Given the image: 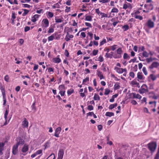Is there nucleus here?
Returning <instances> with one entry per match:
<instances>
[{
    "label": "nucleus",
    "mask_w": 159,
    "mask_h": 159,
    "mask_svg": "<svg viewBox=\"0 0 159 159\" xmlns=\"http://www.w3.org/2000/svg\"><path fill=\"white\" fill-rule=\"evenodd\" d=\"M131 84L133 85H135L138 88L140 87L139 84L136 80H133L131 82Z\"/></svg>",
    "instance_id": "23"
},
{
    "label": "nucleus",
    "mask_w": 159,
    "mask_h": 159,
    "mask_svg": "<svg viewBox=\"0 0 159 159\" xmlns=\"http://www.w3.org/2000/svg\"><path fill=\"white\" fill-rule=\"evenodd\" d=\"M114 70L116 71L119 74H122L124 72L126 71V69H123L121 68H118L117 67H115L114 68Z\"/></svg>",
    "instance_id": "5"
},
{
    "label": "nucleus",
    "mask_w": 159,
    "mask_h": 159,
    "mask_svg": "<svg viewBox=\"0 0 159 159\" xmlns=\"http://www.w3.org/2000/svg\"><path fill=\"white\" fill-rule=\"evenodd\" d=\"M35 152L37 155L39 154H41V155H42V150H39Z\"/></svg>",
    "instance_id": "56"
},
{
    "label": "nucleus",
    "mask_w": 159,
    "mask_h": 159,
    "mask_svg": "<svg viewBox=\"0 0 159 159\" xmlns=\"http://www.w3.org/2000/svg\"><path fill=\"white\" fill-rule=\"evenodd\" d=\"M97 75L99 78L100 80L104 79L105 78V77L104 76L102 72L99 70H97Z\"/></svg>",
    "instance_id": "17"
},
{
    "label": "nucleus",
    "mask_w": 159,
    "mask_h": 159,
    "mask_svg": "<svg viewBox=\"0 0 159 159\" xmlns=\"http://www.w3.org/2000/svg\"><path fill=\"white\" fill-rule=\"evenodd\" d=\"M29 150L28 145L26 144H24L23 147L22 149V152L23 153V154L24 155H25L27 154V152Z\"/></svg>",
    "instance_id": "6"
},
{
    "label": "nucleus",
    "mask_w": 159,
    "mask_h": 159,
    "mask_svg": "<svg viewBox=\"0 0 159 159\" xmlns=\"http://www.w3.org/2000/svg\"><path fill=\"white\" fill-rule=\"evenodd\" d=\"M106 43V39H103L102 41H101L100 43V46H101L102 45H103Z\"/></svg>",
    "instance_id": "51"
},
{
    "label": "nucleus",
    "mask_w": 159,
    "mask_h": 159,
    "mask_svg": "<svg viewBox=\"0 0 159 159\" xmlns=\"http://www.w3.org/2000/svg\"><path fill=\"white\" fill-rule=\"evenodd\" d=\"M53 61L55 63H59L61 61V59L59 58V55H58L56 57L53 59Z\"/></svg>",
    "instance_id": "18"
},
{
    "label": "nucleus",
    "mask_w": 159,
    "mask_h": 159,
    "mask_svg": "<svg viewBox=\"0 0 159 159\" xmlns=\"http://www.w3.org/2000/svg\"><path fill=\"white\" fill-rule=\"evenodd\" d=\"M61 130V128L60 127H58L55 130L54 136L57 137H59V134Z\"/></svg>",
    "instance_id": "11"
},
{
    "label": "nucleus",
    "mask_w": 159,
    "mask_h": 159,
    "mask_svg": "<svg viewBox=\"0 0 159 159\" xmlns=\"http://www.w3.org/2000/svg\"><path fill=\"white\" fill-rule=\"evenodd\" d=\"M123 57L124 59L127 60L129 59L130 58V56L128 55L127 53H124Z\"/></svg>",
    "instance_id": "32"
},
{
    "label": "nucleus",
    "mask_w": 159,
    "mask_h": 159,
    "mask_svg": "<svg viewBox=\"0 0 159 159\" xmlns=\"http://www.w3.org/2000/svg\"><path fill=\"white\" fill-rule=\"evenodd\" d=\"M22 125L24 127H27L28 126V122L26 118H25L22 122Z\"/></svg>",
    "instance_id": "20"
},
{
    "label": "nucleus",
    "mask_w": 159,
    "mask_h": 159,
    "mask_svg": "<svg viewBox=\"0 0 159 159\" xmlns=\"http://www.w3.org/2000/svg\"><path fill=\"white\" fill-rule=\"evenodd\" d=\"M24 12L22 13V16H26L29 12V11L28 10L25 9L24 10Z\"/></svg>",
    "instance_id": "49"
},
{
    "label": "nucleus",
    "mask_w": 159,
    "mask_h": 159,
    "mask_svg": "<svg viewBox=\"0 0 159 159\" xmlns=\"http://www.w3.org/2000/svg\"><path fill=\"white\" fill-rule=\"evenodd\" d=\"M104 94L105 95H107L108 94L110 93V90L108 89H105Z\"/></svg>",
    "instance_id": "52"
},
{
    "label": "nucleus",
    "mask_w": 159,
    "mask_h": 159,
    "mask_svg": "<svg viewBox=\"0 0 159 159\" xmlns=\"http://www.w3.org/2000/svg\"><path fill=\"white\" fill-rule=\"evenodd\" d=\"M114 90H116L119 89L120 88V84L119 83L116 82L114 85Z\"/></svg>",
    "instance_id": "26"
},
{
    "label": "nucleus",
    "mask_w": 159,
    "mask_h": 159,
    "mask_svg": "<svg viewBox=\"0 0 159 159\" xmlns=\"http://www.w3.org/2000/svg\"><path fill=\"white\" fill-rule=\"evenodd\" d=\"M89 80V78L88 77H86L83 80L82 84H84L86 82H88Z\"/></svg>",
    "instance_id": "44"
},
{
    "label": "nucleus",
    "mask_w": 159,
    "mask_h": 159,
    "mask_svg": "<svg viewBox=\"0 0 159 159\" xmlns=\"http://www.w3.org/2000/svg\"><path fill=\"white\" fill-rule=\"evenodd\" d=\"M24 143V140L23 139H19V140H17V143L16 145H17L18 147L19 145H23Z\"/></svg>",
    "instance_id": "19"
},
{
    "label": "nucleus",
    "mask_w": 159,
    "mask_h": 159,
    "mask_svg": "<svg viewBox=\"0 0 159 159\" xmlns=\"http://www.w3.org/2000/svg\"><path fill=\"white\" fill-rule=\"evenodd\" d=\"M117 45H113L110 47L111 50L113 51L115 50L116 48Z\"/></svg>",
    "instance_id": "61"
},
{
    "label": "nucleus",
    "mask_w": 159,
    "mask_h": 159,
    "mask_svg": "<svg viewBox=\"0 0 159 159\" xmlns=\"http://www.w3.org/2000/svg\"><path fill=\"white\" fill-rule=\"evenodd\" d=\"M104 59L101 56H100L98 58V61L100 62H102L103 61Z\"/></svg>",
    "instance_id": "59"
},
{
    "label": "nucleus",
    "mask_w": 159,
    "mask_h": 159,
    "mask_svg": "<svg viewBox=\"0 0 159 159\" xmlns=\"http://www.w3.org/2000/svg\"><path fill=\"white\" fill-rule=\"evenodd\" d=\"M93 99L95 100L98 101L100 100V97L98 94L95 93L93 97Z\"/></svg>",
    "instance_id": "35"
},
{
    "label": "nucleus",
    "mask_w": 159,
    "mask_h": 159,
    "mask_svg": "<svg viewBox=\"0 0 159 159\" xmlns=\"http://www.w3.org/2000/svg\"><path fill=\"white\" fill-rule=\"evenodd\" d=\"M93 107L91 105H89L87 107V109L89 111L93 110Z\"/></svg>",
    "instance_id": "58"
},
{
    "label": "nucleus",
    "mask_w": 159,
    "mask_h": 159,
    "mask_svg": "<svg viewBox=\"0 0 159 159\" xmlns=\"http://www.w3.org/2000/svg\"><path fill=\"white\" fill-rule=\"evenodd\" d=\"M55 157L54 153H52L46 159H55Z\"/></svg>",
    "instance_id": "39"
},
{
    "label": "nucleus",
    "mask_w": 159,
    "mask_h": 159,
    "mask_svg": "<svg viewBox=\"0 0 159 159\" xmlns=\"http://www.w3.org/2000/svg\"><path fill=\"white\" fill-rule=\"evenodd\" d=\"M85 25L86 26H87L88 27H89V28H91L92 27V25L89 23L86 22L85 23Z\"/></svg>",
    "instance_id": "53"
},
{
    "label": "nucleus",
    "mask_w": 159,
    "mask_h": 159,
    "mask_svg": "<svg viewBox=\"0 0 159 159\" xmlns=\"http://www.w3.org/2000/svg\"><path fill=\"white\" fill-rule=\"evenodd\" d=\"M135 18L136 19H139L140 20H142L143 19L142 16H139V15H135Z\"/></svg>",
    "instance_id": "54"
},
{
    "label": "nucleus",
    "mask_w": 159,
    "mask_h": 159,
    "mask_svg": "<svg viewBox=\"0 0 159 159\" xmlns=\"http://www.w3.org/2000/svg\"><path fill=\"white\" fill-rule=\"evenodd\" d=\"M110 1V0H99V2L103 3H107Z\"/></svg>",
    "instance_id": "55"
},
{
    "label": "nucleus",
    "mask_w": 159,
    "mask_h": 159,
    "mask_svg": "<svg viewBox=\"0 0 159 159\" xmlns=\"http://www.w3.org/2000/svg\"><path fill=\"white\" fill-rule=\"evenodd\" d=\"M46 14H48V18H52L53 16V13L50 12L48 11L46 12Z\"/></svg>",
    "instance_id": "37"
},
{
    "label": "nucleus",
    "mask_w": 159,
    "mask_h": 159,
    "mask_svg": "<svg viewBox=\"0 0 159 159\" xmlns=\"http://www.w3.org/2000/svg\"><path fill=\"white\" fill-rule=\"evenodd\" d=\"M8 111L7 110H6L5 111V113H4V118L5 120V123L3 125H7L9 122V120H10V119H9L8 121H7V116L8 114Z\"/></svg>",
    "instance_id": "16"
},
{
    "label": "nucleus",
    "mask_w": 159,
    "mask_h": 159,
    "mask_svg": "<svg viewBox=\"0 0 159 159\" xmlns=\"http://www.w3.org/2000/svg\"><path fill=\"white\" fill-rule=\"evenodd\" d=\"M7 1L9 2L10 4H18V3L17 2V0H14V2H13L11 0H7Z\"/></svg>",
    "instance_id": "42"
},
{
    "label": "nucleus",
    "mask_w": 159,
    "mask_h": 159,
    "mask_svg": "<svg viewBox=\"0 0 159 159\" xmlns=\"http://www.w3.org/2000/svg\"><path fill=\"white\" fill-rule=\"evenodd\" d=\"M74 92V90L72 89H70L67 90V93L68 96L70 95Z\"/></svg>",
    "instance_id": "36"
},
{
    "label": "nucleus",
    "mask_w": 159,
    "mask_h": 159,
    "mask_svg": "<svg viewBox=\"0 0 159 159\" xmlns=\"http://www.w3.org/2000/svg\"><path fill=\"white\" fill-rule=\"evenodd\" d=\"M54 31V29L52 27H50L48 28V33H52Z\"/></svg>",
    "instance_id": "41"
},
{
    "label": "nucleus",
    "mask_w": 159,
    "mask_h": 159,
    "mask_svg": "<svg viewBox=\"0 0 159 159\" xmlns=\"http://www.w3.org/2000/svg\"><path fill=\"white\" fill-rule=\"evenodd\" d=\"M122 48H119L116 50V53L117 54L121 55L122 53Z\"/></svg>",
    "instance_id": "34"
},
{
    "label": "nucleus",
    "mask_w": 159,
    "mask_h": 159,
    "mask_svg": "<svg viewBox=\"0 0 159 159\" xmlns=\"http://www.w3.org/2000/svg\"><path fill=\"white\" fill-rule=\"evenodd\" d=\"M50 144V141H48L44 145V146L45 147V149H46L49 147Z\"/></svg>",
    "instance_id": "33"
},
{
    "label": "nucleus",
    "mask_w": 159,
    "mask_h": 159,
    "mask_svg": "<svg viewBox=\"0 0 159 159\" xmlns=\"http://www.w3.org/2000/svg\"><path fill=\"white\" fill-rule=\"evenodd\" d=\"M100 15L101 16V18H102L103 17L106 18L108 17V15L107 14H105L103 12H101Z\"/></svg>",
    "instance_id": "50"
},
{
    "label": "nucleus",
    "mask_w": 159,
    "mask_h": 159,
    "mask_svg": "<svg viewBox=\"0 0 159 159\" xmlns=\"http://www.w3.org/2000/svg\"><path fill=\"white\" fill-rule=\"evenodd\" d=\"M37 13L38 14L43 13V10L42 9H40L39 10H37L36 11Z\"/></svg>",
    "instance_id": "64"
},
{
    "label": "nucleus",
    "mask_w": 159,
    "mask_h": 159,
    "mask_svg": "<svg viewBox=\"0 0 159 159\" xmlns=\"http://www.w3.org/2000/svg\"><path fill=\"white\" fill-rule=\"evenodd\" d=\"M119 11L118 9L116 8L113 7L111 10V12L113 13H118Z\"/></svg>",
    "instance_id": "45"
},
{
    "label": "nucleus",
    "mask_w": 159,
    "mask_h": 159,
    "mask_svg": "<svg viewBox=\"0 0 159 159\" xmlns=\"http://www.w3.org/2000/svg\"><path fill=\"white\" fill-rule=\"evenodd\" d=\"M18 147L17 145H15L13 146L12 149V152L14 155H16L18 151Z\"/></svg>",
    "instance_id": "14"
},
{
    "label": "nucleus",
    "mask_w": 159,
    "mask_h": 159,
    "mask_svg": "<svg viewBox=\"0 0 159 159\" xmlns=\"http://www.w3.org/2000/svg\"><path fill=\"white\" fill-rule=\"evenodd\" d=\"M92 16H85V20L86 21H91L92 20Z\"/></svg>",
    "instance_id": "27"
},
{
    "label": "nucleus",
    "mask_w": 159,
    "mask_h": 159,
    "mask_svg": "<svg viewBox=\"0 0 159 159\" xmlns=\"http://www.w3.org/2000/svg\"><path fill=\"white\" fill-rule=\"evenodd\" d=\"M145 48L143 46H141L139 47V52H143L145 51Z\"/></svg>",
    "instance_id": "43"
},
{
    "label": "nucleus",
    "mask_w": 159,
    "mask_h": 159,
    "mask_svg": "<svg viewBox=\"0 0 159 159\" xmlns=\"http://www.w3.org/2000/svg\"><path fill=\"white\" fill-rule=\"evenodd\" d=\"M65 91H59V93L60 94L61 96H63L65 95Z\"/></svg>",
    "instance_id": "62"
},
{
    "label": "nucleus",
    "mask_w": 159,
    "mask_h": 159,
    "mask_svg": "<svg viewBox=\"0 0 159 159\" xmlns=\"http://www.w3.org/2000/svg\"><path fill=\"white\" fill-rule=\"evenodd\" d=\"M148 148L149 150L152 152H153L156 148V146L153 143H149L148 144Z\"/></svg>",
    "instance_id": "4"
},
{
    "label": "nucleus",
    "mask_w": 159,
    "mask_h": 159,
    "mask_svg": "<svg viewBox=\"0 0 159 159\" xmlns=\"http://www.w3.org/2000/svg\"><path fill=\"white\" fill-rule=\"evenodd\" d=\"M64 152L63 149H60L58 152V157L57 159H62Z\"/></svg>",
    "instance_id": "8"
},
{
    "label": "nucleus",
    "mask_w": 159,
    "mask_h": 159,
    "mask_svg": "<svg viewBox=\"0 0 159 159\" xmlns=\"http://www.w3.org/2000/svg\"><path fill=\"white\" fill-rule=\"evenodd\" d=\"M125 3L127 6V7H128V8L129 9V11H128V10L126 11L127 13V12L128 13H129L130 12V11L131 9H132V6L131 5V4L129 3H128V2H125Z\"/></svg>",
    "instance_id": "29"
},
{
    "label": "nucleus",
    "mask_w": 159,
    "mask_h": 159,
    "mask_svg": "<svg viewBox=\"0 0 159 159\" xmlns=\"http://www.w3.org/2000/svg\"><path fill=\"white\" fill-rule=\"evenodd\" d=\"M3 96V105H5L6 103V95Z\"/></svg>",
    "instance_id": "60"
},
{
    "label": "nucleus",
    "mask_w": 159,
    "mask_h": 159,
    "mask_svg": "<svg viewBox=\"0 0 159 159\" xmlns=\"http://www.w3.org/2000/svg\"><path fill=\"white\" fill-rule=\"evenodd\" d=\"M102 28L105 30H110L111 29L110 28L108 27V24L103 25L102 26Z\"/></svg>",
    "instance_id": "28"
},
{
    "label": "nucleus",
    "mask_w": 159,
    "mask_h": 159,
    "mask_svg": "<svg viewBox=\"0 0 159 159\" xmlns=\"http://www.w3.org/2000/svg\"><path fill=\"white\" fill-rule=\"evenodd\" d=\"M142 71L145 75H148V72L145 67H143Z\"/></svg>",
    "instance_id": "48"
},
{
    "label": "nucleus",
    "mask_w": 159,
    "mask_h": 159,
    "mask_svg": "<svg viewBox=\"0 0 159 159\" xmlns=\"http://www.w3.org/2000/svg\"><path fill=\"white\" fill-rule=\"evenodd\" d=\"M49 25V21L47 18L43 19L41 24V26L42 28H47L48 27Z\"/></svg>",
    "instance_id": "2"
},
{
    "label": "nucleus",
    "mask_w": 159,
    "mask_h": 159,
    "mask_svg": "<svg viewBox=\"0 0 159 159\" xmlns=\"http://www.w3.org/2000/svg\"><path fill=\"white\" fill-rule=\"evenodd\" d=\"M122 28L124 29V31H127L129 29V26L128 25H125L122 26Z\"/></svg>",
    "instance_id": "46"
},
{
    "label": "nucleus",
    "mask_w": 159,
    "mask_h": 159,
    "mask_svg": "<svg viewBox=\"0 0 159 159\" xmlns=\"http://www.w3.org/2000/svg\"><path fill=\"white\" fill-rule=\"evenodd\" d=\"M154 159H159V147L158 151Z\"/></svg>",
    "instance_id": "57"
},
{
    "label": "nucleus",
    "mask_w": 159,
    "mask_h": 159,
    "mask_svg": "<svg viewBox=\"0 0 159 159\" xmlns=\"http://www.w3.org/2000/svg\"><path fill=\"white\" fill-rule=\"evenodd\" d=\"M133 97V98H136L140 99L142 98V96L139 94H136L134 93H132Z\"/></svg>",
    "instance_id": "21"
},
{
    "label": "nucleus",
    "mask_w": 159,
    "mask_h": 159,
    "mask_svg": "<svg viewBox=\"0 0 159 159\" xmlns=\"http://www.w3.org/2000/svg\"><path fill=\"white\" fill-rule=\"evenodd\" d=\"M105 115L106 116L111 117L114 116V113L111 112H107L106 113Z\"/></svg>",
    "instance_id": "30"
},
{
    "label": "nucleus",
    "mask_w": 159,
    "mask_h": 159,
    "mask_svg": "<svg viewBox=\"0 0 159 159\" xmlns=\"http://www.w3.org/2000/svg\"><path fill=\"white\" fill-rule=\"evenodd\" d=\"M6 141L4 142H1L0 143V156L2 154V151L4 149V147Z\"/></svg>",
    "instance_id": "15"
},
{
    "label": "nucleus",
    "mask_w": 159,
    "mask_h": 159,
    "mask_svg": "<svg viewBox=\"0 0 159 159\" xmlns=\"http://www.w3.org/2000/svg\"><path fill=\"white\" fill-rule=\"evenodd\" d=\"M55 22L56 23H61L62 21L61 19L58 18L56 17L55 18Z\"/></svg>",
    "instance_id": "47"
},
{
    "label": "nucleus",
    "mask_w": 159,
    "mask_h": 159,
    "mask_svg": "<svg viewBox=\"0 0 159 159\" xmlns=\"http://www.w3.org/2000/svg\"><path fill=\"white\" fill-rule=\"evenodd\" d=\"M144 7L145 9L149 11L150 10H152L153 9V5L152 4H145L144 5Z\"/></svg>",
    "instance_id": "10"
},
{
    "label": "nucleus",
    "mask_w": 159,
    "mask_h": 159,
    "mask_svg": "<svg viewBox=\"0 0 159 159\" xmlns=\"http://www.w3.org/2000/svg\"><path fill=\"white\" fill-rule=\"evenodd\" d=\"M16 18V15L14 12H12L11 18V19H15Z\"/></svg>",
    "instance_id": "63"
},
{
    "label": "nucleus",
    "mask_w": 159,
    "mask_h": 159,
    "mask_svg": "<svg viewBox=\"0 0 159 159\" xmlns=\"http://www.w3.org/2000/svg\"><path fill=\"white\" fill-rule=\"evenodd\" d=\"M73 37L74 36L73 35L70 34L67 32L65 38V39L66 41L68 42L70 40V39L73 38Z\"/></svg>",
    "instance_id": "13"
},
{
    "label": "nucleus",
    "mask_w": 159,
    "mask_h": 159,
    "mask_svg": "<svg viewBox=\"0 0 159 159\" xmlns=\"http://www.w3.org/2000/svg\"><path fill=\"white\" fill-rule=\"evenodd\" d=\"M137 77L138 78V81H140L141 80H143L144 77L142 72H139L137 74Z\"/></svg>",
    "instance_id": "9"
},
{
    "label": "nucleus",
    "mask_w": 159,
    "mask_h": 159,
    "mask_svg": "<svg viewBox=\"0 0 159 159\" xmlns=\"http://www.w3.org/2000/svg\"><path fill=\"white\" fill-rule=\"evenodd\" d=\"M148 91V87L146 84L143 85L140 89L139 90V92L140 94H143Z\"/></svg>",
    "instance_id": "3"
},
{
    "label": "nucleus",
    "mask_w": 159,
    "mask_h": 159,
    "mask_svg": "<svg viewBox=\"0 0 159 159\" xmlns=\"http://www.w3.org/2000/svg\"><path fill=\"white\" fill-rule=\"evenodd\" d=\"M141 54L142 56L143 57H147L149 56V53L145 50L142 52Z\"/></svg>",
    "instance_id": "25"
},
{
    "label": "nucleus",
    "mask_w": 159,
    "mask_h": 159,
    "mask_svg": "<svg viewBox=\"0 0 159 159\" xmlns=\"http://www.w3.org/2000/svg\"><path fill=\"white\" fill-rule=\"evenodd\" d=\"M40 15L38 14H35L31 17V21L33 22H35L38 20Z\"/></svg>",
    "instance_id": "12"
},
{
    "label": "nucleus",
    "mask_w": 159,
    "mask_h": 159,
    "mask_svg": "<svg viewBox=\"0 0 159 159\" xmlns=\"http://www.w3.org/2000/svg\"><path fill=\"white\" fill-rule=\"evenodd\" d=\"M58 89L59 91L65 90V87L63 85H60L59 86Z\"/></svg>",
    "instance_id": "40"
},
{
    "label": "nucleus",
    "mask_w": 159,
    "mask_h": 159,
    "mask_svg": "<svg viewBox=\"0 0 159 159\" xmlns=\"http://www.w3.org/2000/svg\"><path fill=\"white\" fill-rule=\"evenodd\" d=\"M149 79H150L152 81H154L156 80L157 76L153 74H151L148 77Z\"/></svg>",
    "instance_id": "22"
},
{
    "label": "nucleus",
    "mask_w": 159,
    "mask_h": 159,
    "mask_svg": "<svg viewBox=\"0 0 159 159\" xmlns=\"http://www.w3.org/2000/svg\"><path fill=\"white\" fill-rule=\"evenodd\" d=\"M159 66V63L157 62H154L152 64L148 66V69H152L154 68H157Z\"/></svg>",
    "instance_id": "7"
},
{
    "label": "nucleus",
    "mask_w": 159,
    "mask_h": 159,
    "mask_svg": "<svg viewBox=\"0 0 159 159\" xmlns=\"http://www.w3.org/2000/svg\"><path fill=\"white\" fill-rule=\"evenodd\" d=\"M147 26L149 28H153L154 27V22L152 21L151 19L148 20L146 23L144 24V28H146Z\"/></svg>",
    "instance_id": "1"
},
{
    "label": "nucleus",
    "mask_w": 159,
    "mask_h": 159,
    "mask_svg": "<svg viewBox=\"0 0 159 159\" xmlns=\"http://www.w3.org/2000/svg\"><path fill=\"white\" fill-rule=\"evenodd\" d=\"M117 106V104L116 103H114L113 104H111L108 107V108L109 109L111 110L115 107H116Z\"/></svg>",
    "instance_id": "31"
},
{
    "label": "nucleus",
    "mask_w": 159,
    "mask_h": 159,
    "mask_svg": "<svg viewBox=\"0 0 159 159\" xmlns=\"http://www.w3.org/2000/svg\"><path fill=\"white\" fill-rule=\"evenodd\" d=\"M53 8H59L60 7V6L58 3H57L54 4L52 6Z\"/></svg>",
    "instance_id": "38"
},
{
    "label": "nucleus",
    "mask_w": 159,
    "mask_h": 159,
    "mask_svg": "<svg viewBox=\"0 0 159 159\" xmlns=\"http://www.w3.org/2000/svg\"><path fill=\"white\" fill-rule=\"evenodd\" d=\"M56 35V34L54 33L51 35L49 36L48 38V40L49 41H52L54 39H55V36Z\"/></svg>",
    "instance_id": "24"
}]
</instances>
